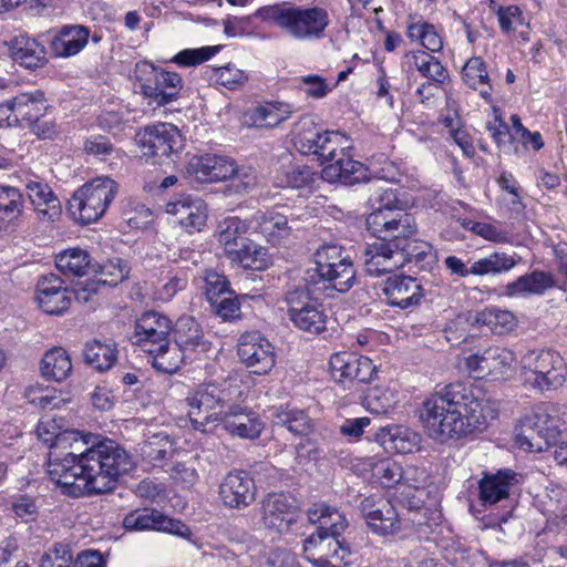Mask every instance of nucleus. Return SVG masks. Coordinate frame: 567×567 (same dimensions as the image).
<instances>
[{
	"instance_id": "obj_61",
	"label": "nucleus",
	"mask_w": 567,
	"mask_h": 567,
	"mask_svg": "<svg viewBox=\"0 0 567 567\" xmlns=\"http://www.w3.org/2000/svg\"><path fill=\"white\" fill-rule=\"evenodd\" d=\"M205 282V293L209 302L217 301V298L224 295H234V291L229 290L226 277L216 270L209 269L206 271Z\"/></svg>"
},
{
	"instance_id": "obj_47",
	"label": "nucleus",
	"mask_w": 567,
	"mask_h": 567,
	"mask_svg": "<svg viewBox=\"0 0 567 567\" xmlns=\"http://www.w3.org/2000/svg\"><path fill=\"white\" fill-rule=\"evenodd\" d=\"M85 362L97 371L109 370L116 360V349L111 343L93 340L85 344Z\"/></svg>"
},
{
	"instance_id": "obj_6",
	"label": "nucleus",
	"mask_w": 567,
	"mask_h": 567,
	"mask_svg": "<svg viewBox=\"0 0 567 567\" xmlns=\"http://www.w3.org/2000/svg\"><path fill=\"white\" fill-rule=\"evenodd\" d=\"M566 416L567 411L563 405L550 402L536 404L523 420L518 443L530 452L548 450L557 442Z\"/></svg>"
},
{
	"instance_id": "obj_35",
	"label": "nucleus",
	"mask_w": 567,
	"mask_h": 567,
	"mask_svg": "<svg viewBox=\"0 0 567 567\" xmlns=\"http://www.w3.org/2000/svg\"><path fill=\"white\" fill-rule=\"evenodd\" d=\"M381 441L385 450L409 454L419 449L421 436L415 431L403 426H392L383 431Z\"/></svg>"
},
{
	"instance_id": "obj_46",
	"label": "nucleus",
	"mask_w": 567,
	"mask_h": 567,
	"mask_svg": "<svg viewBox=\"0 0 567 567\" xmlns=\"http://www.w3.org/2000/svg\"><path fill=\"white\" fill-rule=\"evenodd\" d=\"M246 230L247 227L245 223L238 217H228L219 223L217 239L218 243L224 246L226 255H230V250L237 249L241 240H247V238L244 237Z\"/></svg>"
},
{
	"instance_id": "obj_36",
	"label": "nucleus",
	"mask_w": 567,
	"mask_h": 567,
	"mask_svg": "<svg viewBox=\"0 0 567 567\" xmlns=\"http://www.w3.org/2000/svg\"><path fill=\"white\" fill-rule=\"evenodd\" d=\"M175 451L176 444L166 432L147 435L141 445L143 458L155 465L171 460Z\"/></svg>"
},
{
	"instance_id": "obj_62",
	"label": "nucleus",
	"mask_w": 567,
	"mask_h": 567,
	"mask_svg": "<svg viewBox=\"0 0 567 567\" xmlns=\"http://www.w3.org/2000/svg\"><path fill=\"white\" fill-rule=\"evenodd\" d=\"M216 81L228 90H235L247 81L246 73L235 65L215 69Z\"/></svg>"
},
{
	"instance_id": "obj_27",
	"label": "nucleus",
	"mask_w": 567,
	"mask_h": 567,
	"mask_svg": "<svg viewBox=\"0 0 567 567\" xmlns=\"http://www.w3.org/2000/svg\"><path fill=\"white\" fill-rule=\"evenodd\" d=\"M231 436L256 439L264 430L259 415L247 408L234 405L224 412L219 422Z\"/></svg>"
},
{
	"instance_id": "obj_12",
	"label": "nucleus",
	"mask_w": 567,
	"mask_h": 567,
	"mask_svg": "<svg viewBox=\"0 0 567 567\" xmlns=\"http://www.w3.org/2000/svg\"><path fill=\"white\" fill-rule=\"evenodd\" d=\"M225 398L215 384L202 385L190 391L186 399L187 415L194 430L212 433L224 414Z\"/></svg>"
},
{
	"instance_id": "obj_60",
	"label": "nucleus",
	"mask_w": 567,
	"mask_h": 567,
	"mask_svg": "<svg viewBox=\"0 0 567 567\" xmlns=\"http://www.w3.org/2000/svg\"><path fill=\"white\" fill-rule=\"evenodd\" d=\"M37 434L39 439L48 444L50 446L49 452V462L48 465L51 463V456L52 453L55 450H59V439L68 435V434H81L78 431H65V432H58L54 425L50 421H41L37 426ZM60 451H70V447H60Z\"/></svg>"
},
{
	"instance_id": "obj_34",
	"label": "nucleus",
	"mask_w": 567,
	"mask_h": 567,
	"mask_svg": "<svg viewBox=\"0 0 567 567\" xmlns=\"http://www.w3.org/2000/svg\"><path fill=\"white\" fill-rule=\"evenodd\" d=\"M403 64L410 69L414 68L421 75L433 83H443L449 76L441 62L422 50L408 52L403 58Z\"/></svg>"
},
{
	"instance_id": "obj_29",
	"label": "nucleus",
	"mask_w": 567,
	"mask_h": 567,
	"mask_svg": "<svg viewBox=\"0 0 567 567\" xmlns=\"http://www.w3.org/2000/svg\"><path fill=\"white\" fill-rule=\"evenodd\" d=\"M89 39V28L81 24L63 25L52 37L50 50L55 58H71L86 47Z\"/></svg>"
},
{
	"instance_id": "obj_41",
	"label": "nucleus",
	"mask_w": 567,
	"mask_h": 567,
	"mask_svg": "<svg viewBox=\"0 0 567 567\" xmlns=\"http://www.w3.org/2000/svg\"><path fill=\"white\" fill-rule=\"evenodd\" d=\"M56 268L65 276L82 277L93 270L91 257L86 250L71 248L55 257Z\"/></svg>"
},
{
	"instance_id": "obj_5",
	"label": "nucleus",
	"mask_w": 567,
	"mask_h": 567,
	"mask_svg": "<svg viewBox=\"0 0 567 567\" xmlns=\"http://www.w3.org/2000/svg\"><path fill=\"white\" fill-rule=\"evenodd\" d=\"M255 17L276 25L286 37L296 41H313L324 35L329 25V14L321 7L297 6L281 2L265 6Z\"/></svg>"
},
{
	"instance_id": "obj_52",
	"label": "nucleus",
	"mask_w": 567,
	"mask_h": 567,
	"mask_svg": "<svg viewBox=\"0 0 567 567\" xmlns=\"http://www.w3.org/2000/svg\"><path fill=\"white\" fill-rule=\"evenodd\" d=\"M92 271L100 285L116 286L127 277L130 269L123 260L116 258L99 265L97 268L93 267Z\"/></svg>"
},
{
	"instance_id": "obj_28",
	"label": "nucleus",
	"mask_w": 567,
	"mask_h": 567,
	"mask_svg": "<svg viewBox=\"0 0 567 567\" xmlns=\"http://www.w3.org/2000/svg\"><path fill=\"white\" fill-rule=\"evenodd\" d=\"M37 301L40 308L49 315H61L69 309L71 297L63 281L56 275L42 277L37 285Z\"/></svg>"
},
{
	"instance_id": "obj_11",
	"label": "nucleus",
	"mask_w": 567,
	"mask_h": 567,
	"mask_svg": "<svg viewBox=\"0 0 567 567\" xmlns=\"http://www.w3.org/2000/svg\"><path fill=\"white\" fill-rule=\"evenodd\" d=\"M315 271L318 282L339 292L348 291L354 284L353 262L343 248L337 244H323L315 254Z\"/></svg>"
},
{
	"instance_id": "obj_10",
	"label": "nucleus",
	"mask_w": 567,
	"mask_h": 567,
	"mask_svg": "<svg viewBox=\"0 0 567 567\" xmlns=\"http://www.w3.org/2000/svg\"><path fill=\"white\" fill-rule=\"evenodd\" d=\"M133 74L150 105L165 106L176 101L183 87L178 73L157 69L147 61L137 62Z\"/></svg>"
},
{
	"instance_id": "obj_4",
	"label": "nucleus",
	"mask_w": 567,
	"mask_h": 567,
	"mask_svg": "<svg viewBox=\"0 0 567 567\" xmlns=\"http://www.w3.org/2000/svg\"><path fill=\"white\" fill-rule=\"evenodd\" d=\"M311 524L318 529L303 542V554L316 567H344L350 551L339 539L347 528L343 514L324 503H316L307 511Z\"/></svg>"
},
{
	"instance_id": "obj_63",
	"label": "nucleus",
	"mask_w": 567,
	"mask_h": 567,
	"mask_svg": "<svg viewBox=\"0 0 567 567\" xmlns=\"http://www.w3.org/2000/svg\"><path fill=\"white\" fill-rule=\"evenodd\" d=\"M28 197L33 206L49 204L58 199L51 187L42 182L28 181L25 183Z\"/></svg>"
},
{
	"instance_id": "obj_20",
	"label": "nucleus",
	"mask_w": 567,
	"mask_h": 567,
	"mask_svg": "<svg viewBox=\"0 0 567 567\" xmlns=\"http://www.w3.org/2000/svg\"><path fill=\"white\" fill-rule=\"evenodd\" d=\"M329 371L338 382L358 381L364 383L372 380L377 373V367L367 357L338 352L330 358Z\"/></svg>"
},
{
	"instance_id": "obj_39",
	"label": "nucleus",
	"mask_w": 567,
	"mask_h": 567,
	"mask_svg": "<svg viewBox=\"0 0 567 567\" xmlns=\"http://www.w3.org/2000/svg\"><path fill=\"white\" fill-rule=\"evenodd\" d=\"M23 209L22 192L13 186L0 185V230H7L11 221L22 216Z\"/></svg>"
},
{
	"instance_id": "obj_31",
	"label": "nucleus",
	"mask_w": 567,
	"mask_h": 567,
	"mask_svg": "<svg viewBox=\"0 0 567 567\" xmlns=\"http://www.w3.org/2000/svg\"><path fill=\"white\" fill-rule=\"evenodd\" d=\"M383 293L391 306L408 308L416 305L422 297V288L416 279L410 276L388 278Z\"/></svg>"
},
{
	"instance_id": "obj_64",
	"label": "nucleus",
	"mask_w": 567,
	"mask_h": 567,
	"mask_svg": "<svg viewBox=\"0 0 567 567\" xmlns=\"http://www.w3.org/2000/svg\"><path fill=\"white\" fill-rule=\"evenodd\" d=\"M217 316L223 320H235L240 317V306L234 295H224L217 301L210 302Z\"/></svg>"
},
{
	"instance_id": "obj_32",
	"label": "nucleus",
	"mask_w": 567,
	"mask_h": 567,
	"mask_svg": "<svg viewBox=\"0 0 567 567\" xmlns=\"http://www.w3.org/2000/svg\"><path fill=\"white\" fill-rule=\"evenodd\" d=\"M10 56L27 69H37L47 62L44 47L35 39L28 35H19L8 43Z\"/></svg>"
},
{
	"instance_id": "obj_17",
	"label": "nucleus",
	"mask_w": 567,
	"mask_h": 567,
	"mask_svg": "<svg viewBox=\"0 0 567 567\" xmlns=\"http://www.w3.org/2000/svg\"><path fill=\"white\" fill-rule=\"evenodd\" d=\"M165 212L185 231H202L208 218V208L197 195L179 194L165 205Z\"/></svg>"
},
{
	"instance_id": "obj_43",
	"label": "nucleus",
	"mask_w": 567,
	"mask_h": 567,
	"mask_svg": "<svg viewBox=\"0 0 567 567\" xmlns=\"http://www.w3.org/2000/svg\"><path fill=\"white\" fill-rule=\"evenodd\" d=\"M321 177L329 183L340 181L343 184H349L363 178L364 168L360 162L350 158H338L336 163L328 164L322 168Z\"/></svg>"
},
{
	"instance_id": "obj_38",
	"label": "nucleus",
	"mask_w": 567,
	"mask_h": 567,
	"mask_svg": "<svg viewBox=\"0 0 567 567\" xmlns=\"http://www.w3.org/2000/svg\"><path fill=\"white\" fill-rule=\"evenodd\" d=\"M14 116L20 122L32 123L45 111L47 104L42 91L21 93L11 100Z\"/></svg>"
},
{
	"instance_id": "obj_56",
	"label": "nucleus",
	"mask_w": 567,
	"mask_h": 567,
	"mask_svg": "<svg viewBox=\"0 0 567 567\" xmlns=\"http://www.w3.org/2000/svg\"><path fill=\"white\" fill-rule=\"evenodd\" d=\"M221 49V45L202 47L196 49H185L175 54L172 62L179 66H195L208 61Z\"/></svg>"
},
{
	"instance_id": "obj_26",
	"label": "nucleus",
	"mask_w": 567,
	"mask_h": 567,
	"mask_svg": "<svg viewBox=\"0 0 567 567\" xmlns=\"http://www.w3.org/2000/svg\"><path fill=\"white\" fill-rule=\"evenodd\" d=\"M518 483V474L512 470L483 473L478 482V499L484 506L494 505L508 498L511 491Z\"/></svg>"
},
{
	"instance_id": "obj_37",
	"label": "nucleus",
	"mask_w": 567,
	"mask_h": 567,
	"mask_svg": "<svg viewBox=\"0 0 567 567\" xmlns=\"http://www.w3.org/2000/svg\"><path fill=\"white\" fill-rule=\"evenodd\" d=\"M40 370L43 378L61 382L72 372L71 358L63 348H52L44 353Z\"/></svg>"
},
{
	"instance_id": "obj_3",
	"label": "nucleus",
	"mask_w": 567,
	"mask_h": 567,
	"mask_svg": "<svg viewBox=\"0 0 567 567\" xmlns=\"http://www.w3.org/2000/svg\"><path fill=\"white\" fill-rule=\"evenodd\" d=\"M494 401L478 399L463 383H451L422 403L420 420L430 437L439 442L481 432L496 419Z\"/></svg>"
},
{
	"instance_id": "obj_53",
	"label": "nucleus",
	"mask_w": 567,
	"mask_h": 567,
	"mask_svg": "<svg viewBox=\"0 0 567 567\" xmlns=\"http://www.w3.org/2000/svg\"><path fill=\"white\" fill-rule=\"evenodd\" d=\"M285 120L274 104L260 105L245 114V122L255 127H272Z\"/></svg>"
},
{
	"instance_id": "obj_9",
	"label": "nucleus",
	"mask_w": 567,
	"mask_h": 567,
	"mask_svg": "<svg viewBox=\"0 0 567 567\" xmlns=\"http://www.w3.org/2000/svg\"><path fill=\"white\" fill-rule=\"evenodd\" d=\"M519 364L525 381L542 392L556 390L566 382L567 364L557 351H528Z\"/></svg>"
},
{
	"instance_id": "obj_2",
	"label": "nucleus",
	"mask_w": 567,
	"mask_h": 567,
	"mask_svg": "<svg viewBox=\"0 0 567 567\" xmlns=\"http://www.w3.org/2000/svg\"><path fill=\"white\" fill-rule=\"evenodd\" d=\"M51 456L48 475L73 495L111 492L120 476L134 467L130 453L110 439L95 441L87 434H68L59 439Z\"/></svg>"
},
{
	"instance_id": "obj_16",
	"label": "nucleus",
	"mask_w": 567,
	"mask_h": 567,
	"mask_svg": "<svg viewBox=\"0 0 567 567\" xmlns=\"http://www.w3.org/2000/svg\"><path fill=\"white\" fill-rule=\"evenodd\" d=\"M286 302L292 323L309 333H320L326 329L327 315L322 306L310 297L307 287H298L287 292Z\"/></svg>"
},
{
	"instance_id": "obj_58",
	"label": "nucleus",
	"mask_w": 567,
	"mask_h": 567,
	"mask_svg": "<svg viewBox=\"0 0 567 567\" xmlns=\"http://www.w3.org/2000/svg\"><path fill=\"white\" fill-rule=\"evenodd\" d=\"M446 106L447 114L442 117L443 126L453 142H464L466 132L463 130L462 120L456 109V101L452 96H447Z\"/></svg>"
},
{
	"instance_id": "obj_45",
	"label": "nucleus",
	"mask_w": 567,
	"mask_h": 567,
	"mask_svg": "<svg viewBox=\"0 0 567 567\" xmlns=\"http://www.w3.org/2000/svg\"><path fill=\"white\" fill-rule=\"evenodd\" d=\"M554 286L553 276L544 271H534L529 275L519 277L516 281L507 286V292L511 296L522 293H542Z\"/></svg>"
},
{
	"instance_id": "obj_54",
	"label": "nucleus",
	"mask_w": 567,
	"mask_h": 567,
	"mask_svg": "<svg viewBox=\"0 0 567 567\" xmlns=\"http://www.w3.org/2000/svg\"><path fill=\"white\" fill-rule=\"evenodd\" d=\"M138 142H174L181 137L179 130L172 123L146 125L137 133Z\"/></svg>"
},
{
	"instance_id": "obj_55",
	"label": "nucleus",
	"mask_w": 567,
	"mask_h": 567,
	"mask_svg": "<svg viewBox=\"0 0 567 567\" xmlns=\"http://www.w3.org/2000/svg\"><path fill=\"white\" fill-rule=\"evenodd\" d=\"M371 472L383 486L392 487L402 482L404 477L403 468L394 461L385 458L375 462Z\"/></svg>"
},
{
	"instance_id": "obj_59",
	"label": "nucleus",
	"mask_w": 567,
	"mask_h": 567,
	"mask_svg": "<svg viewBox=\"0 0 567 567\" xmlns=\"http://www.w3.org/2000/svg\"><path fill=\"white\" fill-rule=\"evenodd\" d=\"M73 554L69 545L54 544L45 551L40 561L39 567H71Z\"/></svg>"
},
{
	"instance_id": "obj_19",
	"label": "nucleus",
	"mask_w": 567,
	"mask_h": 567,
	"mask_svg": "<svg viewBox=\"0 0 567 567\" xmlns=\"http://www.w3.org/2000/svg\"><path fill=\"white\" fill-rule=\"evenodd\" d=\"M297 522V509L284 493H269L261 502V523L265 528L279 534L287 533Z\"/></svg>"
},
{
	"instance_id": "obj_18",
	"label": "nucleus",
	"mask_w": 567,
	"mask_h": 567,
	"mask_svg": "<svg viewBox=\"0 0 567 567\" xmlns=\"http://www.w3.org/2000/svg\"><path fill=\"white\" fill-rule=\"evenodd\" d=\"M237 350L240 361L255 374H266L275 367V348L258 331L241 334Z\"/></svg>"
},
{
	"instance_id": "obj_1",
	"label": "nucleus",
	"mask_w": 567,
	"mask_h": 567,
	"mask_svg": "<svg viewBox=\"0 0 567 567\" xmlns=\"http://www.w3.org/2000/svg\"><path fill=\"white\" fill-rule=\"evenodd\" d=\"M51 456L48 475L73 495L111 492L120 476L134 467L130 453L110 439L95 441L87 434H68L59 439Z\"/></svg>"
},
{
	"instance_id": "obj_15",
	"label": "nucleus",
	"mask_w": 567,
	"mask_h": 567,
	"mask_svg": "<svg viewBox=\"0 0 567 567\" xmlns=\"http://www.w3.org/2000/svg\"><path fill=\"white\" fill-rule=\"evenodd\" d=\"M516 357L509 349L489 347L464 359L467 372L475 379H507L515 372Z\"/></svg>"
},
{
	"instance_id": "obj_42",
	"label": "nucleus",
	"mask_w": 567,
	"mask_h": 567,
	"mask_svg": "<svg viewBox=\"0 0 567 567\" xmlns=\"http://www.w3.org/2000/svg\"><path fill=\"white\" fill-rule=\"evenodd\" d=\"M158 346H161L158 351L156 349H154L155 351H146L152 355V364L158 371L173 374L178 371L186 359H190L175 343L172 346L168 339L158 343Z\"/></svg>"
},
{
	"instance_id": "obj_22",
	"label": "nucleus",
	"mask_w": 567,
	"mask_h": 567,
	"mask_svg": "<svg viewBox=\"0 0 567 567\" xmlns=\"http://www.w3.org/2000/svg\"><path fill=\"white\" fill-rule=\"evenodd\" d=\"M172 330L171 320L156 311L144 312L135 322L134 342L143 351L161 350L158 343L167 340Z\"/></svg>"
},
{
	"instance_id": "obj_48",
	"label": "nucleus",
	"mask_w": 567,
	"mask_h": 567,
	"mask_svg": "<svg viewBox=\"0 0 567 567\" xmlns=\"http://www.w3.org/2000/svg\"><path fill=\"white\" fill-rule=\"evenodd\" d=\"M259 227L261 234L272 245H277L281 239L290 235L291 227L288 225V218L276 210L264 213L260 216Z\"/></svg>"
},
{
	"instance_id": "obj_57",
	"label": "nucleus",
	"mask_w": 567,
	"mask_h": 567,
	"mask_svg": "<svg viewBox=\"0 0 567 567\" xmlns=\"http://www.w3.org/2000/svg\"><path fill=\"white\" fill-rule=\"evenodd\" d=\"M100 281L95 279L79 281L73 286L72 293L79 305L94 310L100 302Z\"/></svg>"
},
{
	"instance_id": "obj_30",
	"label": "nucleus",
	"mask_w": 567,
	"mask_h": 567,
	"mask_svg": "<svg viewBox=\"0 0 567 567\" xmlns=\"http://www.w3.org/2000/svg\"><path fill=\"white\" fill-rule=\"evenodd\" d=\"M173 336L174 343L189 358L197 351L205 352L209 349L202 327L193 317H181L175 323Z\"/></svg>"
},
{
	"instance_id": "obj_13",
	"label": "nucleus",
	"mask_w": 567,
	"mask_h": 567,
	"mask_svg": "<svg viewBox=\"0 0 567 567\" xmlns=\"http://www.w3.org/2000/svg\"><path fill=\"white\" fill-rule=\"evenodd\" d=\"M367 228L384 241L401 245L417 231L415 218L388 205L373 210L365 220Z\"/></svg>"
},
{
	"instance_id": "obj_8",
	"label": "nucleus",
	"mask_w": 567,
	"mask_h": 567,
	"mask_svg": "<svg viewBox=\"0 0 567 567\" xmlns=\"http://www.w3.org/2000/svg\"><path fill=\"white\" fill-rule=\"evenodd\" d=\"M118 192V184L109 176H100L81 186L69 200V210L82 224L99 220Z\"/></svg>"
},
{
	"instance_id": "obj_49",
	"label": "nucleus",
	"mask_w": 567,
	"mask_h": 567,
	"mask_svg": "<svg viewBox=\"0 0 567 567\" xmlns=\"http://www.w3.org/2000/svg\"><path fill=\"white\" fill-rule=\"evenodd\" d=\"M517 264L513 255L506 252H494L472 264V275L485 276L495 275L511 270Z\"/></svg>"
},
{
	"instance_id": "obj_24",
	"label": "nucleus",
	"mask_w": 567,
	"mask_h": 567,
	"mask_svg": "<svg viewBox=\"0 0 567 567\" xmlns=\"http://www.w3.org/2000/svg\"><path fill=\"white\" fill-rule=\"evenodd\" d=\"M219 495L226 506L230 508H245L255 501V482L246 472H230L220 483Z\"/></svg>"
},
{
	"instance_id": "obj_21",
	"label": "nucleus",
	"mask_w": 567,
	"mask_h": 567,
	"mask_svg": "<svg viewBox=\"0 0 567 567\" xmlns=\"http://www.w3.org/2000/svg\"><path fill=\"white\" fill-rule=\"evenodd\" d=\"M123 526L126 530H157L185 536L188 527L178 519H173L156 509H135L125 515Z\"/></svg>"
},
{
	"instance_id": "obj_7",
	"label": "nucleus",
	"mask_w": 567,
	"mask_h": 567,
	"mask_svg": "<svg viewBox=\"0 0 567 567\" xmlns=\"http://www.w3.org/2000/svg\"><path fill=\"white\" fill-rule=\"evenodd\" d=\"M187 171L202 183L231 179V187L237 194L248 192L256 183L251 168L239 167L233 158L221 155L193 156L187 164Z\"/></svg>"
},
{
	"instance_id": "obj_23",
	"label": "nucleus",
	"mask_w": 567,
	"mask_h": 567,
	"mask_svg": "<svg viewBox=\"0 0 567 567\" xmlns=\"http://www.w3.org/2000/svg\"><path fill=\"white\" fill-rule=\"evenodd\" d=\"M363 264L368 275L380 277L403 267L404 257L399 245L380 240L367 246Z\"/></svg>"
},
{
	"instance_id": "obj_33",
	"label": "nucleus",
	"mask_w": 567,
	"mask_h": 567,
	"mask_svg": "<svg viewBox=\"0 0 567 567\" xmlns=\"http://www.w3.org/2000/svg\"><path fill=\"white\" fill-rule=\"evenodd\" d=\"M182 151V145L174 148L172 144H135V148L130 152L143 164L169 165L179 159Z\"/></svg>"
},
{
	"instance_id": "obj_50",
	"label": "nucleus",
	"mask_w": 567,
	"mask_h": 567,
	"mask_svg": "<svg viewBox=\"0 0 567 567\" xmlns=\"http://www.w3.org/2000/svg\"><path fill=\"white\" fill-rule=\"evenodd\" d=\"M408 38L420 43L430 52H439L443 48V39L433 24L417 20L408 25Z\"/></svg>"
},
{
	"instance_id": "obj_40",
	"label": "nucleus",
	"mask_w": 567,
	"mask_h": 567,
	"mask_svg": "<svg viewBox=\"0 0 567 567\" xmlns=\"http://www.w3.org/2000/svg\"><path fill=\"white\" fill-rule=\"evenodd\" d=\"M462 76L468 87L478 90L485 101L492 102V85L485 63L481 58L468 59L463 66Z\"/></svg>"
},
{
	"instance_id": "obj_51",
	"label": "nucleus",
	"mask_w": 567,
	"mask_h": 567,
	"mask_svg": "<svg viewBox=\"0 0 567 567\" xmlns=\"http://www.w3.org/2000/svg\"><path fill=\"white\" fill-rule=\"evenodd\" d=\"M274 417L277 424L296 435H308L311 431V422L301 410L280 406L275 410Z\"/></svg>"
},
{
	"instance_id": "obj_25",
	"label": "nucleus",
	"mask_w": 567,
	"mask_h": 567,
	"mask_svg": "<svg viewBox=\"0 0 567 567\" xmlns=\"http://www.w3.org/2000/svg\"><path fill=\"white\" fill-rule=\"evenodd\" d=\"M361 512L372 532L386 536L400 530L399 515L394 506L386 499L364 498Z\"/></svg>"
},
{
	"instance_id": "obj_14",
	"label": "nucleus",
	"mask_w": 567,
	"mask_h": 567,
	"mask_svg": "<svg viewBox=\"0 0 567 567\" xmlns=\"http://www.w3.org/2000/svg\"><path fill=\"white\" fill-rule=\"evenodd\" d=\"M466 326H486L496 334H505L515 329L517 319L509 310L486 308L480 312H466L458 315L452 326L446 330V338L451 341H465L467 338Z\"/></svg>"
},
{
	"instance_id": "obj_44",
	"label": "nucleus",
	"mask_w": 567,
	"mask_h": 567,
	"mask_svg": "<svg viewBox=\"0 0 567 567\" xmlns=\"http://www.w3.org/2000/svg\"><path fill=\"white\" fill-rule=\"evenodd\" d=\"M229 258L244 268L261 270L268 266L267 250L251 240H241L237 249L230 250Z\"/></svg>"
}]
</instances>
